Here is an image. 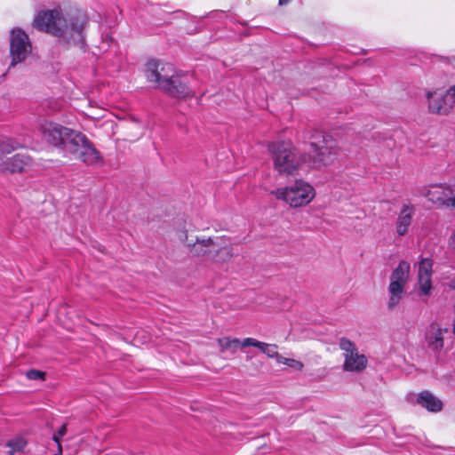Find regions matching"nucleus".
Returning <instances> with one entry per match:
<instances>
[{
  "label": "nucleus",
  "instance_id": "nucleus-25",
  "mask_svg": "<svg viewBox=\"0 0 455 455\" xmlns=\"http://www.w3.org/2000/svg\"><path fill=\"white\" fill-rule=\"evenodd\" d=\"M432 344L435 345V347L433 349L437 350L438 349L437 343H432ZM443 343H439V348L440 349L443 347Z\"/></svg>",
  "mask_w": 455,
  "mask_h": 455
},
{
  "label": "nucleus",
  "instance_id": "nucleus-14",
  "mask_svg": "<svg viewBox=\"0 0 455 455\" xmlns=\"http://www.w3.org/2000/svg\"><path fill=\"white\" fill-rule=\"evenodd\" d=\"M432 267L433 263L430 259H422L419 264L418 283L424 295H428L432 289Z\"/></svg>",
  "mask_w": 455,
  "mask_h": 455
},
{
  "label": "nucleus",
  "instance_id": "nucleus-26",
  "mask_svg": "<svg viewBox=\"0 0 455 455\" xmlns=\"http://www.w3.org/2000/svg\"><path fill=\"white\" fill-rule=\"evenodd\" d=\"M289 2H290V0H279V4H280L281 5L286 4H288Z\"/></svg>",
  "mask_w": 455,
  "mask_h": 455
},
{
  "label": "nucleus",
  "instance_id": "nucleus-3",
  "mask_svg": "<svg viewBox=\"0 0 455 455\" xmlns=\"http://www.w3.org/2000/svg\"><path fill=\"white\" fill-rule=\"evenodd\" d=\"M145 72L149 82L156 83L161 90L172 97L185 98L190 94L187 84L175 75L172 64L149 60L146 64Z\"/></svg>",
  "mask_w": 455,
  "mask_h": 455
},
{
  "label": "nucleus",
  "instance_id": "nucleus-10",
  "mask_svg": "<svg viewBox=\"0 0 455 455\" xmlns=\"http://www.w3.org/2000/svg\"><path fill=\"white\" fill-rule=\"evenodd\" d=\"M426 96L431 113L446 116L451 112L455 105V86H451L445 92L428 91Z\"/></svg>",
  "mask_w": 455,
  "mask_h": 455
},
{
  "label": "nucleus",
  "instance_id": "nucleus-4",
  "mask_svg": "<svg viewBox=\"0 0 455 455\" xmlns=\"http://www.w3.org/2000/svg\"><path fill=\"white\" fill-rule=\"evenodd\" d=\"M267 149L272 156L274 170L283 176H294L306 161V156L290 142H271Z\"/></svg>",
  "mask_w": 455,
  "mask_h": 455
},
{
  "label": "nucleus",
  "instance_id": "nucleus-7",
  "mask_svg": "<svg viewBox=\"0 0 455 455\" xmlns=\"http://www.w3.org/2000/svg\"><path fill=\"white\" fill-rule=\"evenodd\" d=\"M278 200H283L291 207H301L308 204L315 197L314 188L307 182L299 180L285 188L272 191Z\"/></svg>",
  "mask_w": 455,
  "mask_h": 455
},
{
  "label": "nucleus",
  "instance_id": "nucleus-5",
  "mask_svg": "<svg viewBox=\"0 0 455 455\" xmlns=\"http://www.w3.org/2000/svg\"><path fill=\"white\" fill-rule=\"evenodd\" d=\"M21 144L13 139L0 140V170L4 172L16 173L30 171L34 166L33 159L26 154L7 155L17 150Z\"/></svg>",
  "mask_w": 455,
  "mask_h": 455
},
{
  "label": "nucleus",
  "instance_id": "nucleus-24",
  "mask_svg": "<svg viewBox=\"0 0 455 455\" xmlns=\"http://www.w3.org/2000/svg\"><path fill=\"white\" fill-rule=\"evenodd\" d=\"M449 286L452 289H455V278L450 281Z\"/></svg>",
  "mask_w": 455,
  "mask_h": 455
},
{
  "label": "nucleus",
  "instance_id": "nucleus-21",
  "mask_svg": "<svg viewBox=\"0 0 455 455\" xmlns=\"http://www.w3.org/2000/svg\"><path fill=\"white\" fill-rule=\"evenodd\" d=\"M67 433V425L63 424L60 427L56 434H53L52 440L57 443L58 446V453L55 455H61L62 454V447L60 444V437L65 435Z\"/></svg>",
  "mask_w": 455,
  "mask_h": 455
},
{
  "label": "nucleus",
  "instance_id": "nucleus-9",
  "mask_svg": "<svg viewBox=\"0 0 455 455\" xmlns=\"http://www.w3.org/2000/svg\"><path fill=\"white\" fill-rule=\"evenodd\" d=\"M180 240L184 243L185 246L193 255L212 261L218 247L219 236H203L193 239L189 238L188 234L184 232L180 235Z\"/></svg>",
  "mask_w": 455,
  "mask_h": 455
},
{
  "label": "nucleus",
  "instance_id": "nucleus-19",
  "mask_svg": "<svg viewBox=\"0 0 455 455\" xmlns=\"http://www.w3.org/2000/svg\"><path fill=\"white\" fill-rule=\"evenodd\" d=\"M449 333L448 329H441L436 323H432L426 332L427 341H443Z\"/></svg>",
  "mask_w": 455,
  "mask_h": 455
},
{
  "label": "nucleus",
  "instance_id": "nucleus-12",
  "mask_svg": "<svg viewBox=\"0 0 455 455\" xmlns=\"http://www.w3.org/2000/svg\"><path fill=\"white\" fill-rule=\"evenodd\" d=\"M339 348L343 351L345 371L360 372L366 368L368 359L358 350L355 343H339Z\"/></svg>",
  "mask_w": 455,
  "mask_h": 455
},
{
  "label": "nucleus",
  "instance_id": "nucleus-28",
  "mask_svg": "<svg viewBox=\"0 0 455 455\" xmlns=\"http://www.w3.org/2000/svg\"><path fill=\"white\" fill-rule=\"evenodd\" d=\"M226 341H234V342H236V341H239L237 339H228Z\"/></svg>",
  "mask_w": 455,
  "mask_h": 455
},
{
  "label": "nucleus",
  "instance_id": "nucleus-2",
  "mask_svg": "<svg viewBox=\"0 0 455 455\" xmlns=\"http://www.w3.org/2000/svg\"><path fill=\"white\" fill-rule=\"evenodd\" d=\"M85 17L81 13L67 14L60 9L41 11L34 20V26L61 38L68 44H82Z\"/></svg>",
  "mask_w": 455,
  "mask_h": 455
},
{
  "label": "nucleus",
  "instance_id": "nucleus-8",
  "mask_svg": "<svg viewBox=\"0 0 455 455\" xmlns=\"http://www.w3.org/2000/svg\"><path fill=\"white\" fill-rule=\"evenodd\" d=\"M411 267L405 260H401L390 275L388 286L389 299L387 307L394 309L401 301L404 293V287L409 280Z\"/></svg>",
  "mask_w": 455,
  "mask_h": 455
},
{
  "label": "nucleus",
  "instance_id": "nucleus-17",
  "mask_svg": "<svg viewBox=\"0 0 455 455\" xmlns=\"http://www.w3.org/2000/svg\"><path fill=\"white\" fill-rule=\"evenodd\" d=\"M235 255L234 248L228 243L224 236H219L218 247L213 256L212 262L224 263L230 260Z\"/></svg>",
  "mask_w": 455,
  "mask_h": 455
},
{
  "label": "nucleus",
  "instance_id": "nucleus-29",
  "mask_svg": "<svg viewBox=\"0 0 455 455\" xmlns=\"http://www.w3.org/2000/svg\"><path fill=\"white\" fill-rule=\"evenodd\" d=\"M340 341L345 342V341H348V340L346 339H342Z\"/></svg>",
  "mask_w": 455,
  "mask_h": 455
},
{
  "label": "nucleus",
  "instance_id": "nucleus-6",
  "mask_svg": "<svg viewBox=\"0 0 455 455\" xmlns=\"http://www.w3.org/2000/svg\"><path fill=\"white\" fill-rule=\"evenodd\" d=\"M312 164L314 167L332 164L339 156L337 141L330 135L317 132L310 141Z\"/></svg>",
  "mask_w": 455,
  "mask_h": 455
},
{
  "label": "nucleus",
  "instance_id": "nucleus-16",
  "mask_svg": "<svg viewBox=\"0 0 455 455\" xmlns=\"http://www.w3.org/2000/svg\"><path fill=\"white\" fill-rule=\"evenodd\" d=\"M253 346L258 347L262 353L266 354L268 357H276L278 362L282 356H279L277 346L275 343H225L221 350L225 348H238L243 349L247 347Z\"/></svg>",
  "mask_w": 455,
  "mask_h": 455
},
{
  "label": "nucleus",
  "instance_id": "nucleus-15",
  "mask_svg": "<svg viewBox=\"0 0 455 455\" xmlns=\"http://www.w3.org/2000/svg\"><path fill=\"white\" fill-rule=\"evenodd\" d=\"M414 212L415 208L411 204H403L395 223V230L398 235L403 236L407 234Z\"/></svg>",
  "mask_w": 455,
  "mask_h": 455
},
{
  "label": "nucleus",
  "instance_id": "nucleus-23",
  "mask_svg": "<svg viewBox=\"0 0 455 455\" xmlns=\"http://www.w3.org/2000/svg\"><path fill=\"white\" fill-rule=\"evenodd\" d=\"M26 376L28 379H43L44 372L39 370L31 369L26 372Z\"/></svg>",
  "mask_w": 455,
  "mask_h": 455
},
{
  "label": "nucleus",
  "instance_id": "nucleus-22",
  "mask_svg": "<svg viewBox=\"0 0 455 455\" xmlns=\"http://www.w3.org/2000/svg\"><path fill=\"white\" fill-rule=\"evenodd\" d=\"M279 362L288 365L289 367H291V368H294V369H297V370H301L303 368V363H300L299 361L295 360V359H290V358H283V357H282Z\"/></svg>",
  "mask_w": 455,
  "mask_h": 455
},
{
  "label": "nucleus",
  "instance_id": "nucleus-18",
  "mask_svg": "<svg viewBox=\"0 0 455 455\" xmlns=\"http://www.w3.org/2000/svg\"><path fill=\"white\" fill-rule=\"evenodd\" d=\"M417 403L431 412H438L443 409L442 401L427 390L418 395Z\"/></svg>",
  "mask_w": 455,
  "mask_h": 455
},
{
  "label": "nucleus",
  "instance_id": "nucleus-13",
  "mask_svg": "<svg viewBox=\"0 0 455 455\" xmlns=\"http://www.w3.org/2000/svg\"><path fill=\"white\" fill-rule=\"evenodd\" d=\"M425 196L434 204L439 207H455V188L451 186H431Z\"/></svg>",
  "mask_w": 455,
  "mask_h": 455
},
{
  "label": "nucleus",
  "instance_id": "nucleus-27",
  "mask_svg": "<svg viewBox=\"0 0 455 455\" xmlns=\"http://www.w3.org/2000/svg\"><path fill=\"white\" fill-rule=\"evenodd\" d=\"M243 341L249 342V341H256L254 339L251 338H246L243 339Z\"/></svg>",
  "mask_w": 455,
  "mask_h": 455
},
{
  "label": "nucleus",
  "instance_id": "nucleus-11",
  "mask_svg": "<svg viewBox=\"0 0 455 455\" xmlns=\"http://www.w3.org/2000/svg\"><path fill=\"white\" fill-rule=\"evenodd\" d=\"M32 46L28 35L20 28H13L10 36V67L23 62L31 53Z\"/></svg>",
  "mask_w": 455,
  "mask_h": 455
},
{
  "label": "nucleus",
  "instance_id": "nucleus-20",
  "mask_svg": "<svg viewBox=\"0 0 455 455\" xmlns=\"http://www.w3.org/2000/svg\"><path fill=\"white\" fill-rule=\"evenodd\" d=\"M27 445V441L25 438L20 436L13 439H11L7 443V446L11 449L9 451L10 454H13L17 451H21Z\"/></svg>",
  "mask_w": 455,
  "mask_h": 455
},
{
  "label": "nucleus",
  "instance_id": "nucleus-1",
  "mask_svg": "<svg viewBox=\"0 0 455 455\" xmlns=\"http://www.w3.org/2000/svg\"><path fill=\"white\" fill-rule=\"evenodd\" d=\"M41 132L49 144L61 148L87 165H95L102 160L93 144L78 131L55 123H45L41 126Z\"/></svg>",
  "mask_w": 455,
  "mask_h": 455
}]
</instances>
